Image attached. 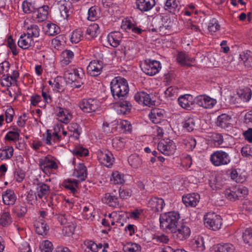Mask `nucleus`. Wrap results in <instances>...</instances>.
<instances>
[{"instance_id": "f257e3e1", "label": "nucleus", "mask_w": 252, "mask_h": 252, "mask_svg": "<svg viewBox=\"0 0 252 252\" xmlns=\"http://www.w3.org/2000/svg\"><path fill=\"white\" fill-rule=\"evenodd\" d=\"M112 94L115 99L123 100L129 92L127 80L121 76L115 77L111 82Z\"/></svg>"}, {"instance_id": "f03ea898", "label": "nucleus", "mask_w": 252, "mask_h": 252, "mask_svg": "<svg viewBox=\"0 0 252 252\" xmlns=\"http://www.w3.org/2000/svg\"><path fill=\"white\" fill-rule=\"evenodd\" d=\"M180 218L178 212H170L164 214L159 219L160 227L172 233L181 222Z\"/></svg>"}, {"instance_id": "7ed1b4c3", "label": "nucleus", "mask_w": 252, "mask_h": 252, "mask_svg": "<svg viewBox=\"0 0 252 252\" xmlns=\"http://www.w3.org/2000/svg\"><path fill=\"white\" fill-rule=\"evenodd\" d=\"M204 223L206 227L213 230L219 229L222 225V219L220 215L214 213H208L204 217Z\"/></svg>"}, {"instance_id": "20e7f679", "label": "nucleus", "mask_w": 252, "mask_h": 252, "mask_svg": "<svg viewBox=\"0 0 252 252\" xmlns=\"http://www.w3.org/2000/svg\"><path fill=\"white\" fill-rule=\"evenodd\" d=\"M210 160L214 165L219 166L228 164L230 162L231 158L228 153L222 150H218L211 155Z\"/></svg>"}, {"instance_id": "39448f33", "label": "nucleus", "mask_w": 252, "mask_h": 252, "mask_svg": "<svg viewBox=\"0 0 252 252\" xmlns=\"http://www.w3.org/2000/svg\"><path fill=\"white\" fill-rule=\"evenodd\" d=\"M142 70L148 75L153 76L159 71L160 63L156 60H145L140 65Z\"/></svg>"}, {"instance_id": "423d86ee", "label": "nucleus", "mask_w": 252, "mask_h": 252, "mask_svg": "<svg viewBox=\"0 0 252 252\" xmlns=\"http://www.w3.org/2000/svg\"><path fill=\"white\" fill-rule=\"evenodd\" d=\"M172 233L173 236H176L179 240H184L187 239L190 234V229L188 225L183 222H180Z\"/></svg>"}, {"instance_id": "0eeeda50", "label": "nucleus", "mask_w": 252, "mask_h": 252, "mask_svg": "<svg viewBox=\"0 0 252 252\" xmlns=\"http://www.w3.org/2000/svg\"><path fill=\"white\" fill-rule=\"evenodd\" d=\"M176 145L174 142L170 139L162 140L158 143V150L164 155L168 156L173 155L176 150Z\"/></svg>"}, {"instance_id": "6e6552de", "label": "nucleus", "mask_w": 252, "mask_h": 252, "mask_svg": "<svg viewBox=\"0 0 252 252\" xmlns=\"http://www.w3.org/2000/svg\"><path fill=\"white\" fill-rule=\"evenodd\" d=\"M97 158L99 162L106 167H109L113 164V155L106 149L99 150L97 152Z\"/></svg>"}, {"instance_id": "1a4fd4ad", "label": "nucleus", "mask_w": 252, "mask_h": 252, "mask_svg": "<svg viewBox=\"0 0 252 252\" xmlns=\"http://www.w3.org/2000/svg\"><path fill=\"white\" fill-rule=\"evenodd\" d=\"M98 106V102L92 98L84 99L79 103L80 108L86 113L95 111Z\"/></svg>"}, {"instance_id": "9d476101", "label": "nucleus", "mask_w": 252, "mask_h": 252, "mask_svg": "<svg viewBox=\"0 0 252 252\" xmlns=\"http://www.w3.org/2000/svg\"><path fill=\"white\" fill-rule=\"evenodd\" d=\"M38 165L40 169L46 174L49 173L50 169H56L58 168L56 162L47 157L39 159Z\"/></svg>"}, {"instance_id": "9b49d317", "label": "nucleus", "mask_w": 252, "mask_h": 252, "mask_svg": "<svg viewBox=\"0 0 252 252\" xmlns=\"http://www.w3.org/2000/svg\"><path fill=\"white\" fill-rule=\"evenodd\" d=\"M103 63L100 61H91L87 66V72L92 76H97L100 74L103 68Z\"/></svg>"}, {"instance_id": "f8f14e48", "label": "nucleus", "mask_w": 252, "mask_h": 252, "mask_svg": "<svg viewBox=\"0 0 252 252\" xmlns=\"http://www.w3.org/2000/svg\"><path fill=\"white\" fill-rule=\"evenodd\" d=\"M135 100L140 104L149 107L154 105L150 94L144 92H138L134 95Z\"/></svg>"}, {"instance_id": "ddd939ff", "label": "nucleus", "mask_w": 252, "mask_h": 252, "mask_svg": "<svg viewBox=\"0 0 252 252\" xmlns=\"http://www.w3.org/2000/svg\"><path fill=\"white\" fill-rule=\"evenodd\" d=\"M54 4L59 11L61 17L64 19H67L69 16L70 3L65 0H60L57 1Z\"/></svg>"}, {"instance_id": "4468645a", "label": "nucleus", "mask_w": 252, "mask_h": 252, "mask_svg": "<svg viewBox=\"0 0 252 252\" xmlns=\"http://www.w3.org/2000/svg\"><path fill=\"white\" fill-rule=\"evenodd\" d=\"M192 96L190 94H185L179 96L178 99V103L183 108L190 110L193 109L194 100L192 101Z\"/></svg>"}, {"instance_id": "2eb2a0df", "label": "nucleus", "mask_w": 252, "mask_h": 252, "mask_svg": "<svg viewBox=\"0 0 252 252\" xmlns=\"http://www.w3.org/2000/svg\"><path fill=\"white\" fill-rule=\"evenodd\" d=\"M3 202L6 205H12L17 199V197L13 190L9 189L2 193Z\"/></svg>"}, {"instance_id": "dca6fc26", "label": "nucleus", "mask_w": 252, "mask_h": 252, "mask_svg": "<svg viewBox=\"0 0 252 252\" xmlns=\"http://www.w3.org/2000/svg\"><path fill=\"white\" fill-rule=\"evenodd\" d=\"M137 8L142 12L150 10L156 4L155 0H136Z\"/></svg>"}, {"instance_id": "f3484780", "label": "nucleus", "mask_w": 252, "mask_h": 252, "mask_svg": "<svg viewBox=\"0 0 252 252\" xmlns=\"http://www.w3.org/2000/svg\"><path fill=\"white\" fill-rule=\"evenodd\" d=\"M200 196L197 193L188 194L182 197L183 203L186 206L195 207L199 202Z\"/></svg>"}, {"instance_id": "a211bd4d", "label": "nucleus", "mask_w": 252, "mask_h": 252, "mask_svg": "<svg viewBox=\"0 0 252 252\" xmlns=\"http://www.w3.org/2000/svg\"><path fill=\"white\" fill-rule=\"evenodd\" d=\"M49 8V7L47 5L37 6L33 17H35L38 22L45 20L47 18Z\"/></svg>"}, {"instance_id": "6ab92c4d", "label": "nucleus", "mask_w": 252, "mask_h": 252, "mask_svg": "<svg viewBox=\"0 0 252 252\" xmlns=\"http://www.w3.org/2000/svg\"><path fill=\"white\" fill-rule=\"evenodd\" d=\"M231 117L228 115L222 114L218 117L216 122V126L224 129L230 127L231 125Z\"/></svg>"}, {"instance_id": "aec40b11", "label": "nucleus", "mask_w": 252, "mask_h": 252, "mask_svg": "<svg viewBox=\"0 0 252 252\" xmlns=\"http://www.w3.org/2000/svg\"><path fill=\"white\" fill-rule=\"evenodd\" d=\"M107 38L111 46L117 47L120 45L122 38V34L119 32H111L107 35Z\"/></svg>"}, {"instance_id": "412c9836", "label": "nucleus", "mask_w": 252, "mask_h": 252, "mask_svg": "<svg viewBox=\"0 0 252 252\" xmlns=\"http://www.w3.org/2000/svg\"><path fill=\"white\" fill-rule=\"evenodd\" d=\"M149 203L153 211L155 213L162 211L165 205L163 199L156 197L152 198L149 200Z\"/></svg>"}, {"instance_id": "4be33fe9", "label": "nucleus", "mask_w": 252, "mask_h": 252, "mask_svg": "<svg viewBox=\"0 0 252 252\" xmlns=\"http://www.w3.org/2000/svg\"><path fill=\"white\" fill-rule=\"evenodd\" d=\"M73 175L79 178L81 181L85 180L87 176V169L84 163L78 164L73 172Z\"/></svg>"}, {"instance_id": "5701e85b", "label": "nucleus", "mask_w": 252, "mask_h": 252, "mask_svg": "<svg viewBox=\"0 0 252 252\" xmlns=\"http://www.w3.org/2000/svg\"><path fill=\"white\" fill-rule=\"evenodd\" d=\"M117 109V111L119 114H126L127 112H129L131 108V105L129 101L126 100H120L116 104Z\"/></svg>"}, {"instance_id": "b1692460", "label": "nucleus", "mask_w": 252, "mask_h": 252, "mask_svg": "<svg viewBox=\"0 0 252 252\" xmlns=\"http://www.w3.org/2000/svg\"><path fill=\"white\" fill-rule=\"evenodd\" d=\"M164 111L158 108H154L151 109L149 114V117L155 123H158L160 120L163 118Z\"/></svg>"}, {"instance_id": "393cba45", "label": "nucleus", "mask_w": 252, "mask_h": 252, "mask_svg": "<svg viewBox=\"0 0 252 252\" xmlns=\"http://www.w3.org/2000/svg\"><path fill=\"white\" fill-rule=\"evenodd\" d=\"M99 32V27L97 24L94 23L90 25L87 29L85 36L89 40L97 36Z\"/></svg>"}, {"instance_id": "a878e982", "label": "nucleus", "mask_w": 252, "mask_h": 252, "mask_svg": "<svg viewBox=\"0 0 252 252\" xmlns=\"http://www.w3.org/2000/svg\"><path fill=\"white\" fill-rule=\"evenodd\" d=\"M165 6L166 7L165 9L168 10L174 14L179 12L181 8L179 1L177 0H166Z\"/></svg>"}, {"instance_id": "bb28decb", "label": "nucleus", "mask_w": 252, "mask_h": 252, "mask_svg": "<svg viewBox=\"0 0 252 252\" xmlns=\"http://www.w3.org/2000/svg\"><path fill=\"white\" fill-rule=\"evenodd\" d=\"M36 232L41 235H46L49 230V226L43 220L37 221L35 224Z\"/></svg>"}, {"instance_id": "cd10ccee", "label": "nucleus", "mask_w": 252, "mask_h": 252, "mask_svg": "<svg viewBox=\"0 0 252 252\" xmlns=\"http://www.w3.org/2000/svg\"><path fill=\"white\" fill-rule=\"evenodd\" d=\"M50 187L45 183L40 182L36 186V193L39 198H42L44 196L47 194L49 191Z\"/></svg>"}, {"instance_id": "c85d7f7f", "label": "nucleus", "mask_w": 252, "mask_h": 252, "mask_svg": "<svg viewBox=\"0 0 252 252\" xmlns=\"http://www.w3.org/2000/svg\"><path fill=\"white\" fill-rule=\"evenodd\" d=\"M26 33L22 34L18 41V46L23 49H28L31 46V42L32 40V38L28 36L26 37Z\"/></svg>"}, {"instance_id": "c756f323", "label": "nucleus", "mask_w": 252, "mask_h": 252, "mask_svg": "<svg viewBox=\"0 0 252 252\" xmlns=\"http://www.w3.org/2000/svg\"><path fill=\"white\" fill-rule=\"evenodd\" d=\"M58 116L60 118L59 120L64 124L68 123L72 118V115L69 114L68 110L61 107L59 108Z\"/></svg>"}, {"instance_id": "7c9ffc66", "label": "nucleus", "mask_w": 252, "mask_h": 252, "mask_svg": "<svg viewBox=\"0 0 252 252\" xmlns=\"http://www.w3.org/2000/svg\"><path fill=\"white\" fill-rule=\"evenodd\" d=\"M234 246L230 243L219 244L216 246L215 252H234Z\"/></svg>"}, {"instance_id": "2f4dec72", "label": "nucleus", "mask_w": 252, "mask_h": 252, "mask_svg": "<svg viewBox=\"0 0 252 252\" xmlns=\"http://www.w3.org/2000/svg\"><path fill=\"white\" fill-rule=\"evenodd\" d=\"M240 58L243 61L245 66L247 67L252 66V52L249 50L243 52L240 55Z\"/></svg>"}, {"instance_id": "473e14b6", "label": "nucleus", "mask_w": 252, "mask_h": 252, "mask_svg": "<svg viewBox=\"0 0 252 252\" xmlns=\"http://www.w3.org/2000/svg\"><path fill=\"white\" fill-rule=\"evenodd\" d=\"M27 212V206L24 203L16 205L13 209V213L19 218L24 217Z\"/></svg>"}, {"instance_id": "72a5a7b5", "label": "nucleus", "mask_w": 252, "mask_h": 252, "mask_svg": "<svg viewBox=\"0 0 252 252\" xmlns=\"http://www.w3.org/2000/svg\"><path fill=\"white\" fill-rule=\"evenodd\" d=\"M128 161L130 166L134 168H138L142 163V159L135 154L130 155L128 158Z\"/></svg>"}, {"instance_id": "f704fd0d", "label": "nucleus", "mask_w": 252, "mask_h": 252, "mask_svg": "<svg viewBox=\"0 0 252 252\" xmlns=\"http://www.w3.org/2000/svg\"><path fill=\"white\" fill-rule=\"evenodd\" d=\"M27 32L26 35L32 38V37H37L39 35L40 30L36 25L32 24L28 27L27 28Z\"/></svg>"}, {"instance_id": "c9c22d12", "label": "nucleus", "mask_w": 252, "mask_h": 252, "mask_svg": "<svg viewBox=\"0 0 252 252\" xmlns=\"http://www.w3.org/2000/svg\"><path fill=\"white\" fill-rule=\"evenodd\" d=\"M99 8L96 6H92L88 10V19L90 21H94L99 17Z\"/></svg>"}, {"instance_id": "e433bc0d", "label": "nucleus", "mask_w": 252, "mask_h": 252, "mask_svg": "<svg viewBox=\"0 0 252 252\" xmlns=\"http://www.w3.org/2000/svg\"><path fill=\"white\" fill-rule=\"evenodd\" d=\"M74 73V70H72V69H67L64 71V78L67 83L72 84L76 82L77 78Z\"/></svg>"}, {"instance_id": "4c0bfd02", "label": "nucleus", "mask_w": 252, "mask_h": 252, "mask_svg": "<svg viewBox=\"0 0 252 252\" xmlns=\"http://www.w3.org/2000/svg\"><path fill=\"white\" fill-rule=\"evenodd\" d=\"M36 7L37 6L35 5L34 3L28 2L26 0L24 1L22 4L23 10L25 13H32L34 15Z\"/></svg>"}, {"instance_id": "58836bf2", "label": "nucleus", "mask_w": 252, "mask_h": 252, "mask_svg": "<svg viewBox=\"0 0 252 252\" xmlns=\"http://www.w3.org/2000/svg\"><path fill=\"white\" fill-rule=\"evenodd\" d=\"M237 94L240 98L244 102H248L252 97V91L248 88L240 90L238 92Z\"/></svg>"}, {"instance_id": "ea45409f", "label": "nucleus", "mask_w": 252, "mask_h": 252, "mask_svg": "<svg viewBox=\"0 0 252 252\" xmlns=\"http://www.w3.org/2000/svg\"><path fill=\"white\" fill-rule=\"evenodd\" d=\"M177 62L183 66H190L191 64L190 63H188L187 61H189V57L186 56V54L184 52H179L176 57Z\"/></svg>"}, {"instance_id": "a19ab883", "label": "nucleus", "mask_w": 252, "mask_h": 252, "mask_svg": "<svg viewBox=\"0 0 252 252\" xmlns=\"http://www.w3.org/2000/svg\"><path fill=\"white\" fill-rule=\"evenodd\" d=\"M195 120L194 118L189 117L183 123V127L188 131L191 132L194 129Z\"/></svg>"}, {"instance_id": "79ce46f5", "label": "nucleus", "mask_w": 252, "mask_h": 252, "mask_svg": "<svg viewBox=\"0 0 252 252\" xmlns=\"http://www.w3.org/2000/svg\"><path fill=\"white\" fill-rule=\"evenodd\" d=\"M163 17L156 16L152 19L151 26L155 27V28L159 30V31H161L163 28Z\"/></svg>"}, {"instance_id": "37998d69", "label": "nucleus", "mask_w": 252, "mask_h": 252, "mask_svg": "<svg viewBox=\"0 0 252 252\" xmlns=\"http://www.w3.org/2000/svg\"><path fill=\"white\" fill-rule=\"evenodd\" d=\"M68 129L71 131L73 132V136L76 139H78L80 134V126L77 123H72L70 124L67 126Z\"/></svg>"}, {"instance_id": "c03bdc74", "label": "nucleus", "mask_w": 252, "mask_h": 252, "mask_svg": "<svg viewBox=\"0 0 252 252\" xmlns=\"http://www.w3.org/2000/svg\"><path fill=\"white\" fill-rule=\"evenodd\" d=\"M47 30L45 33L50 36H53L58 33L59 27L53 23H48L46 25Z\"/></svg>"}, {"instance_id": "a18cd8bd", "label": "nucleus", "mask_w": 252, "mask_h": 252, "mask_svg": "<svg viewBox=\"0 0 252 252\" xmlns=\"http://www.w3.org/2000/svg\"><path fill=\"white\" fill-rule=\"evenodd\" d=\"M225 195L228 200L231 201H235L237 200H239L235 188H233L231 189H226L225 191Z\"/></svg>"}, {"instance_id": "49530a36", "label": "nucleus", "mask_w": 252, "mask_h": 252, "mask_svg": "<svg viewBox=\"0 0 252 252\" xmlns=\"http://www.w3.org/2000/svg\"><path fill=\"white\" fill-rule=\"evenodd\" d=\"M84 245L86 248L84 250V252H97V246L92 241L87 240L84 242Z\"/></svg>"}, {"instance_id": "de8ad7c7", "label": "nucleus", "mask_w": 252, "mask_h": 252, "mask_svg": "<svg viewBox=\"0 0 252 252\" xmlns=\"http://www.w3.org/2000/svg\"><path fill=\"white\" fill-rule=\"evenodd\" d=\"M83 32L81 30H76L74 31L70 37V41L72 43H78L83 37Z\"/></svg>"}, {"instance_id": "09e8293b", "label": "nucleus", "mask_w": 252, "mask_h": 252, "mask_svg": "<svg viewBox=\"0 0 252 252\" xmlns=\"http://www.w3.org/2000/svg\"><path fill=\"white\" fill-rule=\"evenodd\" d=\"M12 222L10 215L8 212L3 213L0 218V224L2 226H6Z\"/></svg>"}, {"instance_id": "8fccbe9b", "label": "nucleus", "mask_w": 252, "mask_h": 252, "mask_svg": "<svg viewBox=\"0 0 252 252\" xmlns=\"http://www.w3.org/2000/svg\"><path fill=\"white\" fill-rule=\"evenodd\" d=\"M184 144L188 150L192 151L196 146V140L192 137H188L184 140Z\"/></svg>"}, {"instance_id": "3c124183", "label": "nucleus", "mask_w": 252, "mask_h": 252, "mask_svg": "<svg viewBox=\"0 0 252 252\" xmlns=\"http://www.w3.org/2000/svg\"><path fill=\"white\" fill-rule=\"evenodd\" d=\"M112 179L111 181L115 184H121L124 182V176L118 171H115L112 173Z\"/></svg>"}, {"instance_id": "603ef678", "label": "nucleus", "mask_w": 252, "mask_h": 252, "mask_svg": "<svg viewBox=\"0 0 252 252\" xmlns=\"http://www.w3.org/2000/svg\"><path fill=\"white\" fill-rule=\"evenodd\" d=\"M208 29L209 32H215L220 29V25L219 24L218 21L215 18H213L210 20Z\"/></svg>"}, {"instance_id": "864d4df0", "label": "nucleus", "mask_w": 252, "mask_h": 252, "mask_svg": "<svg viewBox=\"0 0 252 252\" xmlns=\"http://www.w3.org/2000/svg\"><path fill=\"white\" fill-rule=\"evenodd\" d=\"M13 147L8 146L2 150V153L0 154V157H3L4 159H9L13 156Z\"/></svg>"}, {"instance_id": "5fc2aeb1", "label": "nucleus", "mask_w": 252, "mask_h": 252, "mask_svg": "<svg viewBox=\"0 0 252 252\" xmlns=\"http://www.w3.org/2000/svg\"><path fill=\"white\" fill-rule=\"evenodd\" d=\"M40 248L42 252H52L53 249L52 243L48 240L44 241Z\"/></svg>"}, {"instance_id": "6e6d98bb", "label": "nucleus", "mask_w": 252, "mask_h": 252, "mask_svg": "<svg viewBox=\"0 0 252 252\" xmlns=\"http://www.w3.org/2000/svg\"><path fill=\"white\" fill-rule=\"evenodd\" d=\"M77 185L78 181L76 180H74L73 181L69 180L67 184L64 183V187L66 189H70L73 194H75L77 192V190L74 186L77 187Z\"/></svg>"}, {"instance_id": "4d7b16f0", "label": "nucleus", "mask_w": 252, "mask_h": 252, "mask_svg": "<svg viewBox=\"0 0 252 252\" xmlns=\"http://www.w3.org/2000/svg\"><path fill=\"white\" fill-rule=\"evenodd\" d=\"M211 140L215 144L220 145L223 142L222 135L220 133H213L211 136Z\"/></svg>"}, {"instance_id": "13d9d810", "label": "nucleus", "mask_w": 252, "mask_h": 252, "mask_svg": "<svg viewBox=\"0 0 252 252\" xmlns=\"http://www.w3.org/2000/svg\"><path fill=\"white\" fill-rule=\"evenodd\" d=\"M243 239L245 243L249 244L251 243L252 239V228H249L246 229L243 233Z\"/></svg>"}, {"instance_id": "bf43d9fd", "label": "nucleus", "mask_w": 252, "mask_h": 252, "mask_svg": "<svg viewBox=\"0 0 252 252\" xmlns=\"http://www.w3.org/2000/svg\"><path fill=\"white\" fill-rule=\"evenodd\" d=\"M19 133L18 131H9L5 137V139L8 141H16L19 140Z\"/></svg>"}, {"instance_id": "052dcab7", "label": "nucleus", "mask_w": 252, "mask_h": 252, "mask_svg": "<svg viewBox=\"0 0 252 252\" xmlns=\"http://www.w3.org/2000/svg\"><path fill=\"white\" fill-rule=\"evenodd\" d=\"M235 189H236L237 194L238 195L239 200L242 199L243 197H244L248 194V190L245 187H239L235 188Z\"/></svg>"}, {"instance_id": "680f3d73", "label": "nucleus", "mask_w": 252, "mask_h": 252, "mask_svg": "<svg viewBox=\"0 0 252 252\" xmlns=\"http://www.w3.org/2000/svg\"><path fill=\"white\" fill-rule=\"evenodd\" d=\"M104 198L108 201L107 202V203L113 202L114 204L112 205L113 206L119 205V203L118 202V197L115 195H112L110 193H107L105 194Z\"/></svg>"}, {"instance_id": "e2e57ef3", "label": "nucleus", "mask_w": 252, "mask_h": 252, "mask_svg": "<svg viewBox=\"0 0 252 252\" xmlns=\"http://www.w3.org/2000/svg\"><path fill=\"white\" fill-rule=\"evenodd\" d=\"M206 95H201L196 96L194 99V104H196L199 106L205 108V105H206Z\"/></svg>"}, {"instance_id": "0e129e2a", "label": "nucleus", "mask_w": 252, "mask_h": 252, "mask_svg": "<svg viewBox=\"0 0 252 252\" xmlns=\"http://www.w3.org/2000/svg\"><path fill=\"white\" fill-rule=\"evenodd\" d=\"M132 194V191L129 189H119L120 197L123 199H126L131 196Z\"/></svg>"}, {"instance_id": "69168bd1", "label": "nucleus", "mask_w": 252, "mask_h": 252, "mask_svg": "<svg viewBox=\"0 0 252 252\" xmlns=\"http://www.w3.org/2000/svg\"><path fill=\"white\" fill-rule=\"evenodd\" d=\"M14 111L13 108H9L5 111V121L7 123L11 122L13 120Z\"/></svg>"}, {"instance_id": "338daca9", "label": "nucleus", "mask_w": 252, "mask_h": 252, "mask_svg": "<svg viewBox=\"0 0 252 252\" xmlns=\"http://www.w3.org/2000/svg\"><path fill=\"white\" fill-rule=\"evenodd\" d=\"M125 251L126 252H140L141 247L136 244H132L130 246H126Z\"/></svg>"}, {"instance_id": "774afa93", "label": "nucleus", "mask_w": 252, "mask_h": 252, "mask_svg": "<svg viewBox=\"0 0 252 252\" xmlns=\"http://www.w3.org/2000/svg\"><path fill=\"white\" fill-rule=\"evenodd\" d=\"M126 29L131 30L133 32L138 34H141L143 32V30L135 26L134 24L130 22L127 24Z\"/></svg>"}]
</instances>
